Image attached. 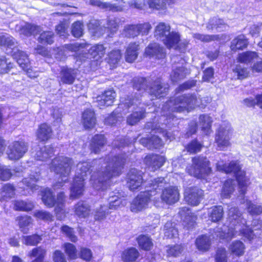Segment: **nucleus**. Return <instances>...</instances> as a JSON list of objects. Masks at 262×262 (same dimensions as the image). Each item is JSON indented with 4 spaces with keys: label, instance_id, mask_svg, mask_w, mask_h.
Segmentation results:
<instances>
[{
    "label": "nucleus",
    "instance_id": "f257e3e1",
    "mask_svg": "<svg viewBox=\"0 0 262 262\" xmlns=\"http://www.w3.org/2000/svg\"><path fill=\"white\" fill-rule=\"evenodd\" d=\"M203 100L197 97L195 95L188 94L179 96L173 100H170L165 103L162 107V115L159 119L156 120L154 122H148L146 127L151 128V132L155 133L162 134L166 139L170 141L174 139L173 134L164 129V126H168L170 127L174 123L171 124V120L174 121V117L171 112H187L194 108L195 106L205 105Z\"/></svg>",
    "mask_w": 262,
    "mask_h": 262
},
{
    "label": "nucleus",
    "instance_id": "f03ea898",
    "mask_svg": "<svg viewBox=\"0 0 262 262\" xmlns=\"http://www.w3.org/2000/svg\"><path fill=\"white\" fill-rule=\"evenodd\" d=\"M258 214H249V218L253 219L250 224L251 227L249 228V221L247 222L242 217V214H231L229 217V225H223L221 227L215 228L212 237L228 241L241 235L251 241L254 237L261 234L260 231L262 230V221L257 218Z\"/></svg>",
    "mask_w": 262,
    "mask_h": 262
},
{
    "label": "nucleus",
    "instance_id": "7ed1b4c3",
    "mask_svg": "<svg viewBox=\"0 0 262 262\" xmlns=\"http://www.w3.org/2000/svg\"><path fill=\"white\" fill-rule=\"evenodd\" d=\"M125 162L124 156L114 157L108 156L105 159L93 161V164L101 165L100 170L94 172L91 177L90 182L93 187L98 190L106 189L110 179L121 173Z\"/></svg>",
    "mask_w": 262,
    "mask_h": 262
},
{
    "label": "nucleus",
    "instance_id": "20e7f679",
    "mask_svg": "<svg viewBox=\"0 0 262 262\" xmlns=\"http://www.w3.org/2000/svg\"><path fill=\"white\" fill-rule=\"evenodd\" d=\"M216 168L218 171L234 174L238 182L241 194H245L247 187L250 184V179L246 176L245 171L242 170V167L237 161H232L228 166L224 164L223 161H219L216 164Z\"/></svg>",
    "mask_w": 262,
    "mask_h": 262
},
{
    "label": "nucleus",
    "instance_id": "39448f33",
    "mask_svg": "<svg viewBox=\"0 0 262 262\" xmlns=\"http://www.w3.org/2000/svg\"><path fill=\"white\" fill-rule=\"evenodd\" d=\"M73 164L72 160L68 157H58L52 160L50 168L57 174H59L61 179V181H59L54 185L55 189L62 187V182L65 183L67 181Z\"/></svg>",
    "mask_w": 262,
    "mask_h": 262
},
{
    "label": "nucleus",
    "instance_id": "423d86ee",
    "mask_svg": "<svg viewBox=\"0 0 262 262\" xmlns=\"http://www.w3.org/2000/svg\"><path fill=\"white\" fill-rule=\"evenodd\" d=\"M91 167H92V165L90 163L87 162H80L77 164L75 177L71 188V198L75 199L82 194L84 190V181L88 173H89Z\"/></svg>",
    "mask_w": 262,
    "mask_h": 262
},
{
    "label": "nucleus",
    "instance_id": "0eeeda50",
    "mask_svg": "<svg viewBox=\"0 0 262 262\" xmlns=\"http://www.w3.org/2000/svg\"><path fill=\"white\" fill-rule=\"evenodd\" d=\"M210 162L206 158L197 157L192 159V165L187 168L188 173L194 177L203 178L211 171Z\"/></svg>",
    "mask_w": 262,
    "mask_h": 262
},
{
    "label": "nucleus",
    "instance_id": "6e6552de",
    "mask_svg": "<svg viewBox=\"0 0 262 262\" xmlns=\"http://www.w3.org/2000/svg\"><path fill=\"white\" fill-rule=\"evenodd\" d=\"M232 130L228 122H224L219 127L215 136V142L220 150L230 145V140Z\"/></svg>",
    "mask_w": 262,
    "mask_h": 262
},
{
    "label": "nucleus",
    "instance_id": "1a4fd4ad",
    "mask_svg": "<svg viewBox=\"0 0 262 262\" xmlns=\"http://www.w3.org/2000/svg\"><path fill=\"white\" fill-rule=\"evenodd\" d=\"M42 201L46 206L48 207L55 206L56 213L62 210L64 202V194L62 192L57 195V200L55 201L52 192L50 189L46 188L42 192Z\"/></svg>",
    "mask_w": 262,
    "mask_h": 262
},
{
    "label": "nucleus",
    "instance_id": "9d476101",
    "mask_svg": "<svg viewBox=\"0 0 262 262\" xmlns=\"http://www.w3.org/2000/svg\"><path fill=\"white\" fill-rule=\"evenodd\" d=\"M173 62L172 71L170 74V78L172 82H177L183 79L190 73V70L184 66V60L179 56H173L172 58Z\"/></svg>",
    "mask_w": 262,
    "mask_h": 262
},
{
    "label": "nucleus",
    "instance_id": "9b49d317",
    "mask_svg": "<svg viewBox=\"0 0 262 262\" xmlns=\"http://www.w3.org/2000/svg\"><path fill=\"white\" fill-rule=\"evenodd\" d=\"M28 149V145L25 142L14 141L9 145L7 154L10 160H18L24 156Z\"/></svg>",
    "mask_w": 262,
    "mask_h": 262
},
{
    "label": "nucleus",
    "instance_id": "f8f14e48",
    "mask_svg": "<svg viewBox=\"0 0 262 262\" xmlns=\"http://www.w3.org/2000/svg\"><path fill=\"white\" fill-rule=\"evenodd\" d=\"M0 46L7 54L10 55L18 49L16 39L5 32H0Z\"/></svg>",
    "mask_w": 262,
    "mask_h": 262
},
{
    "label": "nucleus",
    "instance_id": "ddd939ff",
    "mask_svg": "<svg viewBox=\"0 0 262 262\" xmlns=\"http://www.w3.org/2000/svg\"><path fill=\"white\" fill-rule=\"evenodd\" d=\"M152 191L151 189L141 192L133 201L130 209L132 212L141 211L147 205L148 201L150 200Z\"/></svg>",
    "mask_w": 262,
    "mask_h": 262
},
{
    "label": "nucleus",
    "instance_id": "4468645a",
    "mask_svg": "<svg viewBox=\"0 0 262 262\" xmlns=\"http://www.w3.org/2000/svg\"><path fill=\"white\" fill-rule=\"evenodd\" d=\"M143 172L136 169H131L127 174V185L132 191L139 189L143 184Z\"/></svg>",
    "mask_w": 262,
    "mask_h": 262
},
{
    "label": "nucleus",
    "instance_id": "2eb2a0df",
    "mask_svg": "<svg viewBox=\"0 0 262 262\" xmlns=\"http://www.w3.org/2000/svg\"><path fill=\"white\" fill-rule=\"evenodd\" d=\"M180 198L179 190L176 186L165 188L161 194L162 200L167 204L171 205L177 202Z\"/></svg>",
    "mask_w": 262,
    "mask_h": 262
},
{
    "label": "nucleus",
    "instance_id": "dca6fc26",
    "mask_svg": "<svg viewBox=\"0 0 262 262\" xmlns=\"http://www.w3.org/2000/svg\"><path fill=\"white\" fill-rule=\"evenodd\" d=\"M168 86L166 83H163L160 78L157 79L148 88V93L152 97L160 98L166 95Z\"/></svg>",
    "mask_w": 262,
    "mask_h": 262
},
{
    "label": "nucleus",
    "instance_id": "f3484780",
    "mask_svg": "<svg viewBox=\"0 0 262 262\" xmlns=\"http://www.w3.org/2000/svg\"><path fill=\"white\" fill-rule=\"evenodd\" d=\"M203 195V191L196 187L187 188L184 192L185 200L192 206L198 205Z\"/></svg>",
    "mask_w": 262,
    "mask_h": 262
},
{
    "label": "nucleus",
    "instance_id": "a211bd4d",
    "mask_svg": "<svg viewBox=\"0 0 262 262\" xmlns=\"http://www.w3.org/2000/svg\"><path fill=\"white\" fill-rule=\"evenodd\" d=\"M144 161L149 169L154 171L163 166L165 162V159L162 156L149 155L146 156Z\"/></svg>",
    "mask_w": 262,
    "mask_h": 262
},
{
    "label": "nucleus",
    "instance_id": "6ab92c4d",
    "mask_svg": "<svg viewBox=\"0 0 262 262\" xmlns=\"http://www.w3.org/2000/svg\"><path fill=\"white\" fill-rule=\"evenodd\" d=\"M163 47L157 43L149 44L145 49V55L150 58L162 59L165 56V53Z\"/></svg>",
    "mask_w": 262,
    "mask_h": 262
},
{
    "label": "nucleus",
    "instance_id": "aec40b11",
    "mask_svg": "<svg viewBox=\"0 0 262 262\" xmlns=\"http://www.w3.org/2000/svg\"><path fill=\"white\" fill-rule=\"evenodd\" d=\"M116 96L115 92L113 90L105 91L101 95L97 96L96 102L98 106L101 108L105 106H109L113 104Z\"/></svg>",
    "mask_w": 262,
    "mask_h": 262
},
{
    "label": "nucleus",
    "instance_id": "412c9836",
    "mask_svg": "<svg viewBox=\"0 0 262 262\" xmlns=\"http://www.w3.org/2000/svg\"><path fill=\"white\" fill-rule=\"evenodd\" d=\"M181 40V35L179 32L170 31L168 35L161 41L168 49L178 48V44Z\"/></svg>",
    "mask_w": 262,
    "mask_h": 262
},
{
    "label": "nucleus",
    "instance_id": "4be33fe9",
    "mask_svg": "<svg viewBox=\"0 0 262 262\" xmlns=\"http://www.w3.org/2000/svg\"><path fill=\"white\" fill-rule=\"evenodd\" d=\"M11 55L23 70L28 69L30 67V61L26 52L18 49Z\"/></svg>",
    "mask_w": 262,
    "mask_h": 262
},
{
    "label": "nucleus",
    "instance_id": "5701e85b",
    "mask_svg": "<svg viewBox=\"0 0 262 262\" xmlns=\"http://www.w3.org/2000/svg\"><path fill=\"white\" fill-rule=\"evenodd\" d=\"M77 70L63 67L61 70V81L66 84H72L76 78Z\"/></svg>",
    "mask_w": 262,
    "mask_h": 262
},
{
    "label": "nucleus",
    "instance_id": "b1692460",
    "mask_svg": "<svg viewBox=\"0 0 262 262\" xmlns=\"http://www.w3.org/2000/svg\"><path fill=\"white\" fill-rule=\"evenodd\" d=\"M139 45L136 42H131L127 47L125 53L126 61L133 62L138 56Z\"/></svg>",
    "mask_w": 262,
    "mask_h": 262
},
{
    "label": "nucleus",
    "instance_id": "393cba45",
    "mask_svg": "<svg viewBox=\"0 0 262 262\" xmlns=\"http://www.w3.org/2000/svg\"><path fill=\"white\" fill-rule=\"evenodd\" d=\"M13 208L15 211L29 212L31 211L34 208V203L29 200H15L13 202Z\"/></svg>",
    "mask_w": 262,
    "mask_h": 262
},
{
    "label": "nucleus",
    "instance_id": "a878e982",
    "mask_svg": "<svg viewBox=\"0 0 262 262\" xmlns=\"http://www.w3.org/2000/svg\"><path fill=\"white\" fill-rule=\"evenodd\" d=\"M249 44L248 39L243 34L239 35L234 38L231 42V50L236 51L238 50H243L246 48Z\"/></svg>",
    "mask_w": 262,
    "mask_h": 262
},
{
    "label": "nucleus",
    "instance_id": "bb28decb",
    "mask_svg": "<svg viewBox=\"0 0 262 262\" xmlns=\"http://www.w3.org/2000/svg\"><path fill=\"white\" fill-rule=\"evenodd\" d=\"M171 27L169 24L164 22L159 23L155 27V36L162 41L170 32Z\"/></svg>",
    "mask_w": 262,
    "mask_h": 262
},
{
    "label": "nucleus",
    "instance_id": "cd10ccee",
    "mask_svg": "<svg viewBox=\"0 0 262 262\" xmlns=\"http://www.w3.org/2000/svg\"><path fill=\"white\" fill-rule=\"evenodd\" d=\"M258 53L255 51H246L239 53L237 58V61L242 63L248 64L258 58Z\"/></svg>",
    "mask_w": 262,
    "mask_h": 262
},
{
    "label": "nucleus",
    "instance_id": "c85d7f7f",
    "mask_svg": "<svg viewBox=\"0 0 262 262\" xmlns=\"http://www.w3.org/2000/svg\"><path fill=\"white\" fill-rule=\"evenodd\" d=\"M52 131L51 127L46 123L41 124L36 133L37 138L41 141H46L51 138Z\"/></svg>",
    "mask_w": 262,
    "mask_h": 262
},
{
    "label": "nucleus",
    "instance_id": "c756f323",
    "mask_svg": "<svg viewBox=\"0 0 262 262\" xmlns=\"http://www.w3.org/2000/svg\"><path fill=\"white\" fill-rule=\"evenodd\" d=\"M137 242L139 247L144 251L151 250L154 246L151 237L147 235L141 234L137 238Z\"/></svg>",
    "mask_w": 262,
    "mask_h": 262
},
{
    "label": "nucleus",
    "instance_id": "7c9ffc66",
    "mask_svg": "<svg viewBox=\"0 0 262 262\" xmlns=\"http://www.w3.org/2000/svg\"><path fill=\"white\" fill-rule=\"evenodd\" d=\"M82 123L85 128H93L96 124L94 112L91 110H85L82 114Z\"/></svg>",
    "mask_w": 262,
    "mask_h": 262
},
{
    "label": "nucleus",
    "instance_id": "2f4dec72",
    "mask_svg": "<svg viewBox=\"0 0 262 262\" xmlns=\"http://www.w3.org/2000/svg\"><path fill=\"white\" fill-rule=\"evenodd\" d=\"M36 151L33 155L37 160L44 161L53 155V148L50 146H45Z\"/></svg>",
    "mask_w": 262,
    "mask_h": 262
},
{
    "label": "nucleus",
    "instance_id": "473e14b6",
    "mask_svg": "<svg viewBox=\"0 0 262 262\" xmlns=\"http://www.w3.org/2000/svg\"><path fill=\"white\" fill-rule=\"evenodd\" d=\"M41 30L39 26L32 25L29 23H25L22 25L20 29V33L26 36L31 35H35L39 34Z\"/></svg>",
    "mask_w": 262,
    "mask_h": 262
},
{
    "label": "nucleus",
    "instance_id": "72a5a7b5",
    "mask_svg": "<svg viewBox=\"0 0 262 262\" xmlns=\"http://www.w3.org/2000/svg\"><path fill=\"white\" fill-rule=\"evenodd\" d=\"M139 255L138 250L135 248L131 247L122 252L121 258L124 262H133L137 259Z\"/></svg>",
    "mask_w": 262,
    "mask_h": 262
},
{
    "label": "nucleus",
    "instance_id": "f704fd0d",
    "mask_svg": "<svg viewBox=\"0 0 262 262\" xmlns=\"http://www.w3.org/2000/svg\"><path fill=\"white\" fill-rule=\"evenodd\" d=\"M105 143L106 140L103 135H96L92 140L91 149L93 152L97 154Z\"/></svg>",
    "mask_w": 262,
    "mask_h": 262
},
{
    "label": "nucleus",
    "instance_id": "c9c22d12",
    "mask_svg": "<svg viewBox=\"0 0 262 262\" xmlns=\"http://www.w3.org/2000/svg\"><path fill=\"white\" fill-rule=\"evenodd\" d=\"M183 219L182 224L187 230L193 229L196 225V216L194 214H181Z\"/></svg>",
    "mask_w": 262,
    "mask_h": 262
},
{
    "label": "nucleus",
    "instance_id": "e433bc0d",
    "mask_svg": "<svg viewBox=\"0 0 262 262\" xmlns=\"http://www.w3.org/2000/svg\"><path fill=\"white\" fill-rule=\"evenodd\" d=\"M40 179V174L37 172L30 174L29 178H25L23 180V183L26 185L27 189H30L33 192L38 189V186L35 184Z\"/></svg>",
    "mask_w": 262,
    "mask_h": 262
},
{
    "label": "nucleus",
    "instance_id": "4c0bfd02",
    "mask_svg": "<svg viewBox=\"0 0 262 262\" xmlns=\"http://www.w3.org/2000/svg\"><path fill=\"white\" fill-rule=\"evenodd\" d=\"M143 4L135 3V7L138 9H143L144 6L148 4L149 8L159 10L162 9L164 5L162 0H143Z\"/></svg>",
    "mask_w": 262,
    "mask_h": 262
},
{
    "label": "nucleus",
    "instance_id": "58836bf2",
    "mask_svg": "<svg viewBox=\"0 0 262 262\" xmlns=\"http://www.w3.org/2000/svg\"><path fill=\"white\" fill-rule=\"evenodd\" d=\"M106 48L102 45H96L89 49V55L91 57L98 60L104 55Z\"/></svg>",
    "mask_w": 262,
    "mask_h": 262
},
{
    "label": "nucleus",
    "instance_id": "ea45409f",
    "mask_svg": "<svg viewBox=\"0 0 262 262\" xmlns=\"http://www.w3.org/2000/svg\"><path fill=\"white\" fill-rule=\"evenodd\" d=\"M245 246L240 241H235L229 246V250L231 253L237 256H241L244 253Z\"/></svg>",
    "mask_w": 262,
    "mask_h": 262
},
{
    "label": "nucleus",
    "instance_id": "a19ab883",
    "mask_svg": "<svg viewBox=\"0 0 262 262\" xmlns=\"http://www.w3.org/2000/svg\"><path fill=\"white\" fill-rule=\"evenodd\" d=\"M14 195V187L10 184H7L2 188V190L0 193V200L7 201L13 198Z\"/></svg>",
    "mask_w": 262,
    "mask_h": 262
},
{
    "label": "nucleus",
    "instance_id": "79ce46f5",
    "mask_svg": "<svg viewBox=\"0 0 262 262\" xmlns=\"http://www.w3.org/2000/svg\"><path fill=\"white\" fill-rule=\"evenodd\" d=\"M200 125L206 135L211 132V118L207 115H202L199 117Z\"/></svg>",
    "mask_w": 262,
    "mask_h": 262
},
{
    "label": "nucleus",
    "instance_id": "37998d69",
    "mask_svg": "<svg viewBox=\"0 0 262 262\" xmlns=\"http://www.w3.org/2000/svg\"><path fill=\"white\" fill-rule=\"evenodd\" d=\"M175 223L167 222L164 226V236L172 238L178 237L179 233Z\"/></svg>",
    "mask_w": 262,
    "mask_h": 262
},
{
    "label": "nucleus",
    "instance_id": "c03bdc74",
    "mask_svg": "<svg viewBox=\"0 0 262 262\" xmlns=\"http://www.w3.org/2000/svg\"><path fill=\"white\" fill-rule=\"evenodd\" d=\"M235 181L232 179L227 180L224 183L222 188L221 196L224 198H229L234 191Z\"/></svg>",
    "mask_w": 262,
    "mask_h": 262
},
{
    "label": "nucleus",
    "instance_id": "a18cd8bd",
    "mask_svg": "<svg viewBox=\"0 0 262 262\" xmlns=\"http://www.w3.org/2000/svg\"><path fill=\"white\" fill-rule=\"evenodd\" d=\"M195 245L200 251H206L210 246V238L206 235L200 236L196 239Z\"/></svg>",
    "mask_w": 262,
    "mask_h": 262
},
{
    "label": "nucleus",
    "instance_id": "49530a36",
    "mask_svg": "<svg viewBox=\"0 0 262 262\" xmlns=\"http://www.w3.org/2000/svg\"><path fill=\"white\" fill-rule=\"evenodd\" d=\"M132 4V0H116L115 3H110V10L113 11H121L125 7Z\"/></svg>",
    "mask_w": 262,
    "mask_h": 262
},
{
    "label": "nucleus",
    "instance_id": "de8ad7c7",
    "mask_svg": "<svg viewBox=\"0 0 262 262\" xmlns=\"http://www.w3.org/2000/svg\"><path fill=\"white\" fill-rule=\"evenodd\" d=\"M227 27V26L225 24L223 20L218 19L216 17L211 19L207 26V28L208 29H213L215 28L216 29L220 30V31L226 29Z\"/></svg>",
    "mask_w": 262,
    "mask_h": 262
},
{
    "label": "nucleus",
    "instance_id": "09e8293b",
    "mask_svg": "<svg viewBox=\"0 0 262 262\" xmlns=\"http://www.w3.org/2000/svg\"><path fill=\"white\" fill-rule=\"evenodd\" d=\"M145 117V111L141 109L139 111H136L131 114L127 119V123L133 125L138 122L141 119Z\"/></svg>",
    "mask_w": 262,
    "mask_h": 262
},
{
    "label": "nucleus",
    "instance_id": "8fccbe9b",
    "mask_svg": "<svg viewBox=\"0 0 262 262\" xmlns=\"http://www.w3.org/2000/svg\"><path fill=\"white\" fill-rule=\"evenodd\" d=\"M46 251L41 247L34 248L29 254L31 258L35 257L32 262H42Z\"/></svg>",
    "mask_w": 262,
    "mask_h": 262
},
{
    "label": "nucleus",
    "instance_id": "3c124183",
    "mask_svg": "<svg viewBox=\"0 0 262 262\" xmlns=\"http://www.w3.org/2000/svg\"><path fill=\"white\" fill-rule=\"evenodd\" d=\"M32 223V219L28 216L25 215L19 217L18 224L21 231L25 234L28 233L29 231V226Z\"/></svg>",
    "mask_w": 262,
    "mask_h": 262
},
{
    "label": "nucleus",
    "instance_id": "603ef678",
    "mask_svg": "<svg viewBox=\"0 0 262 262\" xmlns=\"http://www.w3.org/2000/svg\"><path fill=\"white\" fill-rule=\"evenodd\" d=\"M13 63L8 60L5 56H0V74H5L13 68Z\"/></svg>",
    "mask_w": 262,
    "mask_h": 262
},
{
    "label": "nucleus",
    "instance_id": "864d4df0",
    "mask_svg": "<svg viewBox=\"0 0 262 262\" xmlns=\"http://www.w3.org/2000/svg\"><path fill=\"white\" fill-rule=\"evenodd\" d=\"M54 33L52 31H43L40 34L38 39L41 43L51 44L53 42Z\"/></svg>",
    "mask_w": 262,
    "mask_h": 262
},
{
    "label": "nucleus",
    "instance_id": "5fc2aeb1",
    "mask_svg": "<svg viewBox=\"0 0 262 262\" xmlns=\"http://www.w3.org/2000/svg\"><path fill=\"white\" fill-rule=\"evenodd\" d=\"M124 34L127 37H135L139 35L137 25H127L124 27Z\"/></svg>",
    "mask_w": 262,
    "mask_h": 262
},
{
    "label": "nucleus",
    "instance_id": "6e6d98bb",
    "mask_svg": "<svg viewBox=\"0 0 262 262\" xmlns=\"http://www.w3.org/2000/svg\"><path fill=\"white\" fill-rule=\"evenodd\" d=\"M64 251L71 259H76L77 257V251L75 246L71 243H65L63 245Z\"/></svg>",
    "mask_w": 262,
    "mask_h": 262
},
{
    "label": "nucleus",
    "instance_id": "4d7b16f0",
    "mask_svg": "<svg viewBox=\"0 0 262 262\" xmlns=\"http://www.w3.org/2000/svg\"><path fill=\"white\" fill-rule=\"evenodd\" d=\"M108 56V62L110 64L115 65L120 61L122 54L120 50H115L110 52Z\"/></svg>",
    "mask_w": 262,
    "mask_h": 262
},
{
    "label": "nucleus",
    "instance_id": "13d9d810",
    "mask_svg": "<svg viewBox=\"0 0 262 262\" xmlns=\"http://www.w3.org/2000/svg\"><path fill=\"white\" fill-rule=\"evenodd\" d=\"M233 72L236 74L237 78L239 79L246 78L249 74L247 68L239 64L236 65L235 68L233 69Z\"/></svg>",
    "mask_w": 262,
    "mask_h": 262
},
{
    "label": "nucleus",
    "instance_id": "bf43d9fd",
    "mask_svg": "<svg viewBox=\"0 0 262 262\" xmlns=\"http://www.w3.org/2000/svg\"><path fill=\"white\" fill-rule=\"evenodd\" d=\"M83 31V24L77 21L73 24L72 26V34L75 37H80L82 36Z\"/></svg>",
    "mask_w": 262,
    "mask_h": 262
},
{
    "label": "nucleus",
    "instance_id": "052dcab7",
    "mask_svg": "<svg viewBox=\"0 0 262 262\" xmlns=\"http://www.w3.org/2000/svg\"><path fill=\"white\" fill-rule=\"evenodd\" d=\"M166 251L168 256H178L183 251V247L181 245L167 246Z\"/></svg>",
    "mask_w": 262,
    "mask_h": 262
},
{
    "label": "nucleus",
    "instance_id": "680f3d73",
    "mask_svg": "<svg viewBox=\"0 0 262 262\" xmlns=\"http://www.w3.org/2000/svg\"><path fill=\"white\" fill-rule=\"evenodd\" d=\"M244 204H246V208L249 213H262V206L252 204L248 200L244 199Z\"/></svg>",
    "mask_w": 262,
    "mask_h": 262
},
{
    "label": "nucleus",
    "instance_id": "e2e57ef3",
    "mask_svg": "<svg viewBox=\"0 0 262 262\" xmlns=\"http://www.w3.org/2000/svg\"><path fill=\"white\" fill-rule=\"evenodd\" d=\"M24 238L25 244L29 246L36 245L42 239L41 237L37 234L24 236Z\"/></svg>",
    "mask_w": 262,
    "mask_h": 262
},
{
    "label": "nucleus",
    "instance_id": "0e129e2a",
    "mask_svg": "<svg viewBox=\"0 0 262 262\" xmlns=\"http://www.w3.org/2000/svg\"><path fill=\"white\" fill-rule=\"evenodd\" d=\"M193 38L196 40L204 42H208L217 39L216 35H204L200 33H195L193 34Z\"/></svg>",
    "mask_w": 262,
    "mask_h": 262
},
{
    "label": "nucleus",
    "instance_id": "69168bd1",
    "mask_svg": "<svg viewBox=\"0 0 262 262\" xmlns=\"http://www.w3.org/2000/svg\"><path fill=\"white\" fill-rule=\"evenodd\" d=\"M12 174L11 170L7 166L0 164V180L7 181Z\"/></svg>",
    "mask_w": 262,
    "mask_h": 262
},
{
    "label": "nucleus",
    "instance_id": "338daca9",
    "mask_svg": "<svg viewBox=\"0 0 262 262\" xmlns=\"http://www.w3.org/2000/svg\"><path fill=\"white\" fill-rule=\"evenodd\" d=\"M86 45L83 43H75L74 44L65 45L64 48L65 51H69L72 52H80L81 49L86 48Z\"/></svg>",
    "mask_w": 262,
    "mask_h": 262
},
{
    "label": "nucleus",
    "instance_id": "774afa93",
    "mask_svg": "<svg viewBox=\"0 0 262 262\" xmlns=\"http://www.w3.org/2000/svg\"><path fill=\"white\" fill-rule=\"evenodd\" d=\"M216 262H227V252L225 248H220L217 249L215 257Z\"/></svg>",
    "mask_w": 262,
    "mask_h": 262
}]
</instances>
